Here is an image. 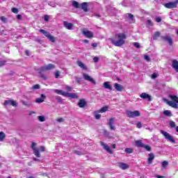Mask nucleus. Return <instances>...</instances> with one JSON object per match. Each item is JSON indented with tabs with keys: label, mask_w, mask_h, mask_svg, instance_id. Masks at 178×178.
<instances>
[{
	"label": "nucleus",
	"mask_w": 178,
	"mask_h": 178,
	"mask_svg": "<svg viewBox=\"0 0 178 178\" xmlns=\"http://www.w3.org/2000/svg\"><path fill=\"white\" fill-rule=\"evenodd\" d=\"M115 38H118V40L113 38H108L113 45H115V47H122V45H124V40H126V35L124 33L115 34Z\"/></svg>",
	"instance_id": "obj_1"
},
{
	"label": "nucleus",
	"mask_w": 178,
	"mask_h": 178,
	"mask_svg": "<svg viewBox=\"0 0 178 178\" xmlns=\"http://www.w3.org/2000/svg\"><path fill=\"white\" fill-rule=\"evenodd\" d=\"M54 92H56V94H59L60 95H63L67 98H72L73 99H77V98H79V95H77L76 93H68L58 89H55Z\"/></svg>",
	"instance_id": "obj_2"
},
{
	"label": "nucleus",
	"mask_w": 178,
	"mask_h": 178,
	"mask_svg": "<svg viewBox=\"0 0 178 178\" xmlns=\"http://www.w3.org/2000/svg\"><path fill=\"white\" fill-rule=\"evenodd\" d=\"M170 99L172 101H168L167 104L169 105V106H171V108H175V109H177L178 108V97L176 95H170Z\"/></svg>",
	"instance_id": "obj_3"
},
{
	"label": "nucleus",
	"mask_w": 178,
	"mask_h": 178,
	"mask_svg": "<svg viewBox=\"0 0 178 178\" xmlns=\"http://www.w3.org/2000/svg\"><path fill=\"white\" fill-rule=\"evenodd\" d=\"M160 133H161V134H163V136L165 137V140H168V141H170V143H172L173 144L176 143V140H175L173 136L169 134V133L163 130H161Z\"/></svg>",
	"instance_id": "obj_4"
},
{
	"label": "nucleus",
	"mask_w": 178,
	"mask_h": 178,
	"mask_svg": "<svg viewBox=\"0 0 178 178\" xmlns=\"http://www.w3.org/2000/svg\"><path fill=\"white\" fill-rule=\"evenodd\" d=\"M37 144L34 142H32L31 148L33 151V154L35 156H36L37 158H41V154H40V149H38V147H36Z\"/></svg>",
	"instance_id": "obj_5"
},
{
	"label": "nucleus",
	"mask_w": 178,
	"mask_h": 178,
	"mask_svg": "<svg viewBox=\"0 0 178 178\" xmlns=\"http://www.w3.org/2000/svg\"><path fill=\"white\" fill-rule=\"evenodd\" d=\"M39 31L40 33H42V34H44V35H45V37H47V38H48V40H49L51 42H55V38L51 35V33H49V32L44 29H40Z\"/></svg>",
	"instance_id": "obj_6"
},
{
	"label": "nucleus",
	"mask_w": 178,
	"mask_h": 178,
	"mask_svg": "<svg viewBox=\"0 0 178 178\" xmlns=\"http://www.w3.org/2000/svg\"><path fill=\"white\" fill-rule=\"evenodd\" d=\"M178 0H175L173 2H168L166 3H163V6H165L167 9H175L177 8Z\"/></svg>",
	"instance_id": "obj_7"
},
{
	"label": "nucleus",
	"mask_w": 178,
	"mask_h": 178,
	"mask_svg": "<svg viewBox=\"0 0 178 178\" xmlns=\"http://www.w3.org/2000/svg\"><path fill=\"white\" fill-rule=\"evenodd\" d=\"M127 115L128 118H138V116H141V113L138 111H127Z\"/></svg>",
	"instance_id": "obj_8"
},
{
	"label": "nucleus",
	"mask_w": 178,
	"mask_h": 178,
	"mask_svg": "<svg viewBox=\"0 0 178 178\" xmlns=\"http://www.w3.org/2000/svg\"><path fill=\"white\" fill-rule=\"evenodd\" d=\"M54 69H55V65L49 64L47 65L41 67L39 70V72L40 73H41V72H47V70H54Z\"/></svg>",
	"instance_id": "obj_9"
},
{
	"label": "nucleus",
	"mask_w": 178,
	"mask_h": 178,
	"mask_svg": "<svg viewBox=\"0 0 178 178\" xmlns=\"http://www.w3.org/2000/svg\"><path fill=\"white\" fill-rule=\"evenodd\" d=\"M83 77L84 80H86V81H89L94 86H95L97 84V82H95V80H94V79H92V77L90 76L88 74H83Z\"/></svg>",
	"instance_id": "obj_10"
},
{
	"label": "nucleus",
	"mask_w": 178,
	"mask_h": 178,
	"mask_svg": "<svg viewBox=\"0 0 178 178\" xmlns=\"http://www.w3.org/2000/svg\"><path fill=\"white\" fill-rule=\"evenodd\" d=\"M161 39L162 41H165L166 42H168L169 45H173V39H172L170 36H161Z\"/></svg>",
	"instance_id": "obj_11"
},
{
	"label": "nucleus",
	"mask_w": 178,
	"mask_h": 178,
	"mask_svg": "<svg viewBox=\"0 0 178 178\" xmlns=\"http://www.w3.org/2000/svg\"><path fill=\"white\" fill-rule=\"evenodd\" d=\"M140 98H142V99H147V101H149V102L152 101L151 95H148V93L147 92H143L142 94L140 95Z\"/></svg>",
	"instance_id": "obj_12"
},
{
	"label": "nucleus",
	"mask_w": 178,
	"mask_h": 178,
	"mask_svg": "<svg viewBox=\"0 0 178 178\" xmlns=\"http://www.w3.org/2000/svg\"><path fill=\"white\" fill-rule=\"evenodd\" d=\"M108 126L110 127V130H115V119L110 118L108 122H107Z\"/></svg>",
	"instance_id": "obj_13"
},
{
	"label": "nucleus",
	"mask_w": 178,
	"mask_h": 178,
	"mask_svg": "<svg viewBox=\"0 0 178 178\" xmlns=\"http://www.w3.org/2000/svg\"><path fill=\"white\" fill-rule=\"evenodd\" d=\"M83 34L87 38H92L94 37V33H92V32L90 31L84 30L83 31Z\"/></svg>",
	"instance_id": "obj_14"
},
{
	"label": "nucleus",
	"mask_w": 178,
	"mask_h": 178,
	"mask_svg": "<svg viewBox=\"0 0 178 178\" xmlns=\"http://www.w3.org/2000/svg\"><path fill=\"white\" fill-rule=\"evenodd\" d=\"M100 144L102 147H103L104 149L108 152V154H112V149H111V147H109L108 145L105 144V143L104 142H100Z\"/></svg>",
	"instance_id": "obj_15"
},
{
	"label": "nucleus",
	"mask_w": 178,
	"mask_h": 178,
	"mask_svg": "<svg viewBox=\"0 0 178 178\" xmlns=\"http://www.w3.org/2000/svg\"><path fill=\"white\" fill-rule=\"evenodd\" d=\"M4 105H12V106H17V102L14 100H6L4 102Z\"/></svg>",
	"instance_id": "obj_16"
},
{
	"label": "nucleus",
	"mask_w": 178,
	"mask_h": 178,
	"mask_svg": "<svg viewBox=\"0 0 178 178\" xmlns=\"http://www.w3.org/2000/svg\"><path fill=\"white\" fill-rule=\"evenodd\" d=\"M63 26L67 29V30H72L73 29V24L70 23L68 22L64 21L63 22Z\"/></svg>",
	"instance_id": "obj_17"
},
{
	"label": "nucleus",
	"mask_w": 178,
	"mask_h": 178,
	"mask_svg": "<svg viewBox=\"0 0 178 178\" xmlns=\"http://www.w3.org/2000/svg\"><path fill=\"white\" fill-rule=\"evenodd\" d=\"M86 105H87V102H86V100L84 99H79V101L78 102V106L79 108H84V106H86Z\"/></svg>",
	"instance_id": "obj_18"
},
{
	"label": "nucleus",
	"mask_w": 178,
	"mask_h": 178,
	"mask_svg": "<svg viewBox=\"0 0 178 178\" xmlns=\"http://www.w3.org/2000/svg\"><path fill=\"white\" fill-rule=\"evenodd\" d=\"M45 98H47V96H45V95H44V94H42L41 97H39L35 99V102L37 104H41V103L44 102Z\"/></svg>",
	"instance_id": "obj_19"
},
{
	"label": "nucleus",
	"mask_w": 178,
	"mask_h": 178,
	"mask_svg": "<svg viewBox=\"0 0 178 178\" xmlns=\"http://www.w3.org/2000/svg\"><path fill=\"white\" fill-rule=\"evenodd\" d=\"M114 88L117 91H120V92L123 91V90L124 89V88L122 85L118 83H114Z\"/></svg>",
	"instance_id": "obj_20"
},
{
	"label": "nucleus",
	"mask_w": 178,
	"mask_h": 178,
	"mask_svg": "<svg viewBox=\"0 0 178 178\" xmlns=\"http://www.w3.org/2000/svg\"><path fill=\"white\" fill-rule=\"evenodd\" d=\"M80 8L84 11V12H88V3L83 2L82 4H81Z\"/></svg>",
	"instance_id": "obj_21"
},
{
	"label": "nucleus",
	"mask_w": 178,
	"mask_h": 178,
	"mask_svg": "<svg viewBox=\"0 0 178 178\" xmlns=\"http://www.w3.org/2000/svg\"><path fill=\"white\" fill-rule=\"evenodd\" d=\"M118 166L120 169H122V170H126V169H129V165H127V163H119Z\"/></svg>",
	"instance_id": "obj_22"
},
{
	"label": "nucleus",
	"mask_w": 178,
	"mask_h": 178,
	"mask_svg": "<svg viewBox=\"0 0 178 178\" xmlns=\"http://www.w3.org/2000/svg\"><path fill=\"white\" fill-rule=\"evenodd\" d=\"M104 87L106 90H110V91H112V90H113L112 86H111V83L109 81L104 82Z\"/></svg>",
	"instance_id": "obj_23"
},
{
	"label": "nucleus",
	"mask_w": 178,
	"mask_h": 178,
	"mask_svg": "<svg viewBox=\"0 0 178 178\" xmlns=\"http://www.w3.org/2000/svg\"><path fill=\"white\" fill-rule=\"evenodd\" d=\"M154 158H155V156L154 155V153L149 154L148 163L149 165H151V163H152V161H154Z\"/></svg>",
	"instance_id": "obj_24"
},
{
	"label": "nucleus",
	"mask_w": 178,
	"mask_h": 178,
	"mask_svg": "<svg viewBox=\"0 0 178 178\" xmlns=\"http://www.w3.org/2000/svg\"><path fill=\"white\" fill-rule=\"evenodd\" d=\"M172 66L173 69H175V71L178 72V61H177V60H172Z\"/></svg>",
	"instance_id": "obj_25"
},
{
	"label": "nucleus",
	"mask_w": 178,
	"mask_h": 178,
	"mask_svg": "<svg viewBox=\"0 0 178 178\" xmlns=\"http://www.w3.org/2000/svg\"><path fill=\"white\" fill-rule=\"evenodd\" d=\"M135 145L139 148H143L144 147V143L141 140H136Z\"/></svg>",
	"instance_id": "obj_26"
},
{
	"label": "nucleus",
	"mask_w": 178,
	"mask_h": 178,
	"mask_svg": "<svg viewBox=\"0 0 178 178\" xmlns=\"http://www.w3.org/2000/svg\"><path fill=\"white\" fill-rule=\"evenodd\" d=\"M77 65H78V66H79V67H81V69H83V70H87V67H86V65H84V63H83V62L78 61Z\"/></svg>",
	"instance_id": "obj_27"
},
{
	"label": "nucleus",
	"mask_w": 178,
	"mask_h": 178,
	"mask_svg": "<svg viewBox=\"0 0 178 178\" xmlns=\"http://www.w3.org/2000/svg\"><path fill=\"white\" fill-rule=\"evenodd\" d=\"M108 111V106H104L101 109L97 111V113H105Z\"/></svg>",
	"instance_id": "obj_28"
},
{
	"label": "nucleus",
	"mask_w": 178,
	"mask_h": 178,
	"mask_svg": "<svg viewBox=\"0 0 178 178\" xmlns=\"http://www.w3.org/2000/svg\"><path fill=\"white\" fill-rule=\"evenodd\" d=\"M161 36V32L156 31L153 35V40H158V38Z\"/></svg>",
	"instance_id": "obj_29"
},
{
	"label": "nucleus",
	"mask_w": 178,
	"mask_h": 178,
	"mask_svg": "<svg viewBox=\"0 0 178 178\" xmlns=\"http://www.w3.org/2000/svg\"><path fill=\"white\" fill-rule=\"evenodd\" d=\"M163 115L165 116L170 117V116H172V112H170V111H169V110H165L163 111Z\"/></svg>",
	"instance_id": "obj_30"
},
{
	"label": "nucleus",
	"mask_w": 178,
	"mask_h": 178,
	"mask_svg": "<svg viewBox=\"0 0 178 178\" xmlns=\"http://www.w3.org/2000/svg\"><path fill=\"white\" fill-rule=\"evenodd\" d=\"M57 102H58V104H63V99H62V97H59V96H56L55 97Z\"/></svg>",
	"instance_id": "obj_31"
},
{
	"label": "nucleus",
	"mask_w": 178,
	"mask_h": 178,
	"mask_svg": "<svg viewBox=\"0 0 178 178\" xmlns=\"http://www.w3.org/2000/svg\"><path fill=\"white\" fill-rule=\"evenodd\" d=\"M38 72L39 74L40 75L41 79H42L43 80L47 79V76L44 74H42V72H40V68L38 70Z\"/></svg>",
	"instance_id": "obj_32"
},
{
	"label": "nucleus",
	"mask_w": 178,
	"mask_h": 178,
	"mask_svg": "<svg viewBox=\"0 0 178 178\" xmlns=\"http://www.w3.org/2000/svg\"><path fill=\"white\" fill-rule=\"evenodd\" d=\"M72 6H74V8H80V3H79V2H77V1H74L72 2Z\"/></svg>",
	"instance_id": "obj_33"
},
{
	"label": "nucleus",
	"mask_w": 178,
	"mask_h": 178,
	"mask_svg": "<svg viewBox=\"0 0 178 178\" xmlns=\"http://www.w3.org/2000/svg\"><path fill=\"white\" fill-rule=\"evenodd\" d=\"M169 125L171 127V129H175V127H176V122H175L174 121H170Z\"/></svg>",
	"instance_id": "obj_34"
},
{
	"label": "nucleus",
	"mask_w": 178,
	"mask_h": 178,
	"mask_svg": "<svg viewBox=\"0 0 178 178\" xmlns=\"http://www.w3.org/2000/svg\"><path fill=\"white\" fill-rule=\"evenodd\" d=\"M127 16H128L130 20H131V23H134V15L132 14H127Z\"/></svg>",
	"instance_id": "obj_35"
},
{
	"label": "nucleus",
	"mask_w": 178,
	"mask_h": 178,
	"mask_svg": "<svg viewBox=\"0 0 178 178\" xmlns=\"http://www.w3.org/2000/svg\"><path fill=\"white\" fill-rule=\"evenodd\" d=\"M5 133L1 131L0 132V141H3L5 140Z\"/></svg>",
	"instance_id": "obj_36"
},
{
	"label": "nucleus",
	"mask_w": 178,
	"mask_h": 178,
	"mask_svg": "<svg viewBox=\"0 0 178 178\" xmlns=\"http://www.w3.org/2000/svg\"><path fill=\"white\" fill-rule=\"evenodd\" d=\"M39 122H45V117L44 115L38 116Z\"/></svg>",
	"instance_id": "obj_37"
},
{
	"label": "nucleus",
	"mask_w": 178,
	"mask_h": 178,
	"mask_svg": "<svg viewBox=\"0 0 178 178\" xmlns=\"http://www.w3.org/2000/svg\"><path fill=\"white\" fill-rule=\"evenodd\" d=\"M143 148H145V149H146V151H148L149 152H151V147H149V145H143Z\"/></svg>",
	"instance_id": "obj_38"
},
{
	"label": "nucleus",
	"mask_w": 178,
	"mask_h": 178,
	"mask_svg": "<svg viewBox=\"0 0 178 178\" xmlns=\"http://www.w3.org/2000/svg\"><path fill=\"white\" fill-rule=\"evenodd\" d=\"M124 151L127 154H133V148H126Z\"/></svg>",
	"instance_id": "obj_39"
},
{
	"label": "nucleus",
	"mask_w": 178,
	"mask_h": 178,
	"mask_svg": "<svg viewBox=\"0 0 178 178\" xmlns=\"http://www.w3.org/2000/svg\"><path fill=\"white\" fill-rule=\"evenodd\" d=\"M168 165H169V163L166 161H163L161 163V166L163 168H166V166H168Z\"/></svg>",
	"instance_id": "obj_40"
},
{
	"label": "nucleus",
	"mask_w": 178,
	"mask_h": 178,
	"mask_svg": "<svg viewBox=\"0 0 178 178\" xmlns=\"http://www.w3.org/2000/svg\"><path fill=\"white\" fill-rule=\"evenodd\" d=\"M6 63V60L0 59V67H2V66H5Z\"/></svg>",
	"instance_id": "obj_41"
},
{
	"label": "nucleus",
	"mask_w": 178,
	"mask_h": 178,
	"mask_svg": "<svg viewBox=\"0 0 178 178\" xmlns=\"http://www.w3.org/2000/svg\"><path fill=\"white\" fill-rule=\"evenodd\" d=\"M32 88H33V90H40V84H36V85H34L32 87Z\"/></svg>",
	"instance_id": "obj_42"
},
{
	"label": "nucleus",
	"mask_w": 178,
	"mask_h": 178,
	"mask_svg": "<svg viewBox=\"0 0 178 178\" xmlns=\"http://www.w3.org/2000/svg\"><path fill=\"white\" fill-rule=\"evenodd\" d=\"M155 22L156 23H161L162 22V18H161V17H156L155 18Z\"/></svg>",
	"instance_id": "obj_43"
},
{
	"label": "nucleus",
	"mask_w": 178,
	"mask_h": 178,
	"mask_svg": "<svg viewBox=\"0 0 178 178\" xmlns=\"http://www.w3.org/2000/svg\"><path fill=\"white\" fill-rule=\"evenodd\" d=\"M133 44H134V46H135L136 48H138V49H139V48H141L140 43H138V42H134Z\"/></svg>",
	"instance_id": "obj_44"
},
{
	"label": "nucleus",
	"mask_w": 178,
	"mask_h": 178,
	"mask_svg": "<svg viewBox=\"0 0 178 178\" xmlns=\"http://www.w3.org/2000/svg\"><path fill=\"white\" fill-rule=\"evenodd\" d=\"M0 20H1V22H3V23H6V22H8V19H6V17H5L4 16L1 17Z\"/></svg>",
	"instance_id": "obj_45"
},
{
	"label": "nucleus",
	"mask_w": 178,
	"mask_h": 178,
	"mask_svg": "<svg viewBox=\"0 0 178 178\" xmlns=\"http://www.w3.org/2000/svg\"><path fill=\"white\" fill-rule=\"evenodd\" d=\"M95 119H97V120H99V119H101V115L98 114V113H95Z\"/></svg>",
	"instance_id": "obj_46"
},
{
	"label": "nucleus",
	"mask_w": 178,
	"mask_h": 178,
	"mask_svg": "<svg viewBox=\"0 0 178 178\" xmlns=\"http://www.w3.org/2000/svg\"><path fill=\"white\" fill-rule=\"evenodd\" d=\"M13 13H19V9L16 8H13L11 9Z\"/></svg>",
	"instance_id": "obj_47"
},
{
	"label": "nucleus",
	"mask_w": 178,
	"mask_h": 178,
	"mask_svg": "<svg viewBox=\"0 0 178 178\" xmlns=\"http://www.w3.org/2000/svg\"><path fill=\"white\" fill-rule=\"evenodd\" d=\"M109 132L108 131H104V136H106V137H108V138H112V137H111V136H109Z\"/></svg>",
	"instance_id": "obj_48"
},
{
	"label": "nucleus",
	"mask_w": 178,
	"mask_h": 178,
	"mask_svg": "<svg viewBox=\"0 0 178 178\" xmlns=\"http://www.w3.org/2000/svg\"><path fill=\"white\" fill-rule=\"evenodd\" d=\"M56 122H58V123H63V122H65V120L62 118H60L56 120Z\"/></svg>",
	"instance_id": "obj_49"
},
{
	"label": "nucleus",
	"mask_w": 178,
	"mask_h": 178,
	"mask_svg": "<svg viewBox=\"0 0 178 178\" xmlns=\"http://www.w3.org/2000/svg\"><path fill=\"white\" fill-rule=\"evenodd\" d=\"M74 154H76V155H83L84 154V153H83L79 150L74 151Z\"/></svg>",
	"instance_id": "obj_50"
},
{
	"label": "nucleus",
	"mask_w": 178,
	"mask_h": 178,
	"mask_svg": "<svg viewBox=\"0 0 178 178\" xmlns=\"http://www.w3.org/2000/svg\"><path fill=\"white\" fill-rule=\"evenodd\" d=\"M144 58H145V60H147V62H149V60H151L149 58V56H148V55H145Z\"/></svg>",
	"instance_id": "obj_51"
},
{
	"label": "nucleus",
	"mask_w": 178,
	"mask_h": 178,
	"mask_svg": "<svg viewBox=\"0 0 178 178\" xmlns=\"http://www.w3.org/2000/svg\"><path fill=\"white\" fill-rule=\"evenodd\" d=\"M99 60V58H98L97 56H95L93 58V61L95 62V63H97Z\"/></svg>",
	"instance_id": "obj_52"
},
{
	"label": "nucleus",
	"mask_w": 178,
	"mask_h": 178,
	"mask_svg": "<svg viewBox=\"0 0 178 178\" xmlns=\"http://www.w3.org/2000/svg\"><path fill=\"white\" fill-rule=\"evenodd\" d=\"M136 127H138V129H141V127H143V125H142L141 122H138L136 124Z\"/></svg>",
	"instance_id": "obj_53"
},
{
	"label": "nucleus",
	"mask_w": 178,
	"mask_h": 178,
	"mask_svg": "<svg viewBox=\"0 0 178 178\" xmlns=\"http://www.w3.org/2000/svg\"><path fill=\"white\" fill-rule=\"evenodd\" d=\"M59 76H60V74H59V72L58 71L56 72H55V78L56 79H59Z\"/></svg>",
	"instance_id": "obj_54"
},
{
	"label": "nucleus",
	"mask_w": 178,
	"mask_h": 178,
	"mask_svg": "<svg viewBox=\"0 0 178 178\" xmlns=\"http://www.w3.org/2000/svg\"><path fill=\"white\" fill-rule=\"evenodd\" d=\"M65 90L67 91H72V87L67 86H65Z\"/></svg>",
	"instance_id": "obj_55"
},
{
	"label": "nucleus",
	"mask_w": 178,
	"mask_h": 178,
	"mask_svg": "<svg viewBox=\"0 0 178 178\" xmlns=\"http://www.w3.org/2000/svg\"><path fill=\"white\" fill-rule=\"evenodd\" d=\"M44 22H48V20H49V17L48 15H44Z\"/></svg>",
	"instance_id": "obj_56"
},
{
	"label": "nucleus",
	"mask_w": 178,
	"mask_h": 178,
	"mask_svg": "<svg viewBox=\"0 0 178 178\" xmlns=\"http://www.w3.org/2000/svg\"><path fill=\"white\" fill-rule=\"evenodd\" d=\"M40 149L41 152H44L45 151V147L40 146Z\"/></svg>",
	"instance_id": "obj_57"
},
{
	"label": "nucleus",
	"mask_w": 178,
	"mask_h": 178,
	"mask_svg": "<svg viewBox=\"0 0 178 178\" xmlns=\"http://www.w3.org/2000/svg\"><path fill=\"white\" fill-rule=\"evenodd\" d=\"M22 104H23L25 106H30V104H29V103H27V102L22 101Z\"/></svg>",
	"instance_id": "obj_58"
},
{
	"label": "nucleus",
	"mask_w": 178,
	"mask_h": 178,
	"mask_svg": "<svg viewBox=\"0 0 178 178\" xmlns=\"http://www.w3.org/2000/svg\"><path fill=\"white\" fill-rule=\"evenodd\" d=\"M147 24H149V26H152V21H151V19H148V20L147 21Z\"/></svg>",
	"instance_id": "obj_59"
},
{
	"label": "nucleus",
	"mask_w": 178,
	"mask_h": 178,
	"mask_svg": "<svg viewBox=\"0 0 178 178\" xmlns=\"http://www.w3.org/2000/svg\"><path fill=\"white\" fill-rule=\"evenodd\" d=\"M154 177H156V178H165V177H163L162 175H154Z\"/></svg>",
	"instance_id": "obj_60"
},
{
	"label": "nucleus",
	"mask_w": 178,
	"mask_h": 178,
	"mask_svg": "<svg viewBox=\"0 0 178 178\" xmlns=\"http://www.w3.org/2000/svg\"><path fill=\"white\" fill-rule=\"evenodd\" d=\"M17 19H18V20H22V15H17Z\"/></svg>",
	"instance_id": "obj_61"
},
{
	"label": "nucleus",
	"mask_w": 178,
	"mask_h": 178,
	"mask_svg": "<svg viewBox=\"0 0 178 178\" xmlns=\"http://www.w3.org/2000/svg\"><path fill=\"white\" fill-rule=\"evenodd\" d=\"M25 54L26 55V56H30V51H29V50H26L25 51Z\"/></svg>",
	"instance_id": "obj_62"
},
{
	"label": "nucleus",
	"mask_w": 178,
	"mask_h": 178,
	"mask_svg": "<svg viewBox=\"0 0 178 178\" xmlns=\"http://www.w3.org/2000/svg\"><path fill=\"white\" fill-rule=\"evenodd\" d=\"M97 46H98V44L97 43L92 44V47H93V48H97Z\"/></svg>",
	"instance_id": "obj_63"
},
{
	"label": "nucleus",
	"mask_w": 178,
	"mask_h": 178,
	"mask_svg": "<svg viewBox=\"0 0 178 178\" xmlns=\"http://www.w3.org/2000/svg\"><path fill=\"white\" fill-rule=\"evenodd\" d=\"M156 77V74L154 73L153 74H152V79H155Z\"/></svg>",
	"instance_id": "obj_64"
}]
</instances>
